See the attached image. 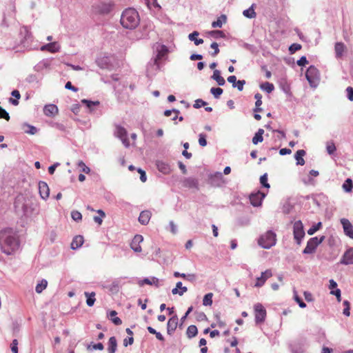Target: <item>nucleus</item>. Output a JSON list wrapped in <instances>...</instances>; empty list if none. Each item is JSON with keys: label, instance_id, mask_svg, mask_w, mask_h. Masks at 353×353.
Instances as JSON below:
<instances>
[{"label": "nucleus", "instance_id": "31", "mask_svg": "<svg viewBox=\"0 0 353 353\" xmlns=\"http://www.w3.org/2000/svg\"><path fill=\"white\" fill-rule=\"evenodd\" d=\"M12 96L14 97L15 99H12V98H10V102L14 105H19V101L18 99H20L21 97V94L19 93V92L17 90H14L11 93Z\"/></svg>", "mask_w": 353, "mask_h": 353}, {"label": "nucleus", "instance_id": "13", "mask_svg": "<svg viewBox=\"0 0 353 353\" xmlns=\"http://www.w3.org/2000/svg\"><path fill=\"white\" fill-rule=\"evenodd\" d=\"M178 325V317L176 315L171 317L167 323V332L168 334H172L177 327Z\"/></svg>", "mask_w": 353, "mask_h": 353}, {"label": "nucleus", "instance_id": "7", "mask_svg": "<svg viewBox=\"0 0 353 353\" xmlns=\"http://www.w3.org/2000/svg\"><path fill=\"white\" fill-rule=\"evenodd\" d=\"M255 321L256 323H263L266 317V310L261 303L254 305Z\"/></svg>", "mask_w": 353, "mask_h": 353}, {"label": "nucleus", "instance_id": "63", "mask_svg": "<svg viewBox=\"0 0 353 353\" xmlns=\"http://www.w3.org/2000/svg\"><path fill=\"white\" fill-rule=\"evenodd\" d=\"M65 88L66 89H68V90H71L74 92H77L78 90V89L77 88H75L74 86H73L71 83L70 81H68L66 83H65Z\"/></svg>", "mask_w": 353, "mask_h": 353}, {"label": "nucleus", "instance_id": "12", "mask_svg": "<svg viewBox=\"0 0 353 353\" xmlns=\"http://www.w3.org/2000/svg\"><path fill=\"white\" fill-rule=\"evenodd\" d=\"M265 196L264 193L258 192L255 194H252L250 196V201L253 206L257 207L261 205L262 200Z\"/></svg>", "mask_w": 353, "mask_h": 353}, {"label": "nucleus", "instance_id": "42", "mask_svg": "<svg viewBox=\"0 0 353 353\" xmlns=\"http://www.w3.org/2000/svg\"><path fill=\"white\" fill-rule=\"evenodd\" d=\"M210 34L214 38H224L225 34L221 30H213L210 32Z\"/></svg>", "mask_w": 353, "mask_h": 353}, {"label": "nucleus", "instance_id": "41", "mask_svg": "<svg viewBox=\"0 0 353 353\" xmlns=\"http://www.w3.org/2000/svg\"><path fill=\"white\" fill-rule=\"evenodd\" d=\"M112 9V6L110 3L101 4V8L99 9V12L101 13H108Z\"/></svg>", "mask_w": 353, "mask_h": 353}, {"label": "nucleus", "instance_id": "33", "mask_svg": "<svg viewBox=\"0 0 353 353\" xmlns=\"http://www.w3.org/2000/svg\"><path fill=\"white\" fill-rule=\"evenodd\" d=\"M243 14L249 19H253L255 18L256 16V14L253 8V6H252L250 8H249L247 10H245L243 12Z\"/></svg>", "mask_w": 353, "mask_h": 353}, {"label": "nucleus", "instance_id": "44", "mask_svg": "<svg viewBox=\"0 0 353 353\" xmlns=\"http://www.w3.org/2000/svg\"><path fill=\"white\" fill-rule=\"evenodd\" d=\"M301 49V45L299 43H293L289 48L290 54H294L296 51Z\"/></svg>", "mask_w": 353, "mask_h": 353}, {"label": "nucleus", "instance_id": "18", "mask_svg": "<svg viewBox=\"0 0 353 353\" xmlns=\"http://www.w3.org/2000/svg\"><path fill=\"white\" fill-rule=\"evenodd\" d=\"M59 50V47L55 42L48 43L46 45L41 46V50L42 51L47 50L52 53L58 52Z\"/></svg>", "mask_w": 353, "mask_h": 353}, {"label": "nucleus", "instance_id": "45", "mask_svg": "<svg viewBox=\"0 0 353 353\" xmlns=\"http://www.w3.org/2000/svg\"><path fill=\"white\" fill-rule=\"evenodd\" d=\"M79 167L81 169V171L85 174H89L90 169L86 166V165L82 161H79L78 163Z\"/></svg>", "mask_w": 353, "mask_h": 353}, {"label": "nucleus", "instance_id": "3", "mask_svg": "<svg viewBox=\"0 0 353 353\" xmlns=\"http://www.w3.org/2000/svg\"><path fill=\"white\" fill-rule=\"evenodd\" d=\"M276 234L270 230L262 234L258 239V244L265 249H269L276 244Z\"/></svg>", "mask_w": 353, "mask_h": 353}, {"label": "nucleus", "instance_id": "51", "mask_svg": "<svg viewBox=\"0 0 353 353\" xmlns=\"http://www.w3.org/2000/svg\"><path fill=\"white\" fill-rule=\"evenodd\" d=\"M0 118L4 119L6 121H9L10 117L9 114L0 106Z\"/></svg>", "mask_w": 353, "mask_h": 353}, {"label": "nucleus", "instance_id": "2", "mask_svg": "<svg viewBox=\"0 0 353 353\" xmlns=\"http://www.w3.org/2000/svg\"><path fill=\"white\" fill-rule=\"evenodd\" d=\"M140 23V17L138 12L134 8L125 9L121 17V24L124 28L134 29Z\"/></svg>", "mask_w": 353, "mask_h": 353}, {"label": "nucleus", "instance_id": "55", "mask_svg": "<svg viewBox=\"0 0 353 353\" xmlns=\"http://www.w3.org/2000/svg\"><path fill=\"white\" fill-rule=\"evenodd\" d=\"M327 151L330 154H333L336 151V146L334 143H327Z\"/></svg>", "mask_w": 353, "mask_h": 353}, {"label": "nucleus", "instance_id": "64", "mask_svg": "<svg viewBox=\"0 0 353 353\" xmlns=\"http://www.w3.org/2000/svg\"><path fill=\"white\" fill-rule=\"evenodd\" d=\"M228 82L232 83L233 87L236 86V83L237 81H236V77L234 75L230 76L228 78Z\"/></svg>", "mask_w": 353, "mask_h": 353}, {"label": "nucleus", "instance_id": "54", "mask_svg": "<svg viewBox=\"0 0 353 353\" xmlns=\"http://www.w3.org/2000/svg\"><path fill=\"white\" fill-rule=\"evenodd\" d=\"M81 103L87 105L88 108H90L92 105H99V101H92L87 99L81 100Z\"/></svg>", "mask_w": 353, "mask_h": 353}, {"label": "nucleus", "instance_id": "27", "mask_svg": "<svg viewBox=\"0 0 353 353\" xmlns=\"http://www.w3.org/2000/svg\"><path fill=\"white\" fill-rule=\"evenodd\" d=\"M264 134V130L263 129H259L257 132L254 134V137L252 138V143L254 145L258 144L259 143H261L263 141V134Z\"/></svg>", "mask_w": 353, "mask_h": 353}, {"label": "nucleus", "instance_id": "23", "mask_svg": "<svg viewBox=\"0 0 353 353\" xmlns=\"http://www.w3.org/2000/svg\"><path fill=\"white\" fill-rule=\"evenodd\" d=\"M117 341L114 336H112L109 339L108 341V353H114L117 350Z\"/></svg>", "mask_w": 353, "mask_h": 353}, {"label": "nucleus", "instance_id": "26", "mask_svg": "<svg viewBox=\"0 0 353 353\" xmlns=\"http://www.w3.org/2000/svg\"><path fill=\"white\" fill-rule=\"evenodd\" d=\"M212 79H214L219 85H223L225 83V81L223 77L221 75V72L218 70H215L213 72Z\"/></svg>", "mask_w": 353, "mask_h": 353}, {"label": "nucleus", "instance_id": "59", "mask_svg": "<svg viewBox=\"0 0 353 353\" xmlns=\"http://www.w3.org/2000/svg\"><path fill=\"white\" fill-rule=\"evenodd\" d=\"M134 343V338L133 336H130V337H128V338H125L124 340H123V345L125 347H127L128 345H132Z\"/></svg>", "mask_w": 353, "mask_h": 353}, {"label": "nucleus", "instance_id": "19", "mask_svg": "<svg viewBox=\"0 0 353 353\" xmlns=\"http://www.w3.org/2000/svg\"><path fill=\"white\" fill-rule=\"evenodd\" d=\"M83 236L78 235L74 237L72 243H71V248L72 250H76L80 248L83 243Z\"/></svg>", "mask_w": 353, "mask_h": 353}, {"label": "nucleus", "instance_id": "35", "mask_svg": "<svg viewBox=\"0 0 353 353\" xmlns=\"http://www.w3.org/2000/svg\"><path fill=\"white\" fill-rule=\"evenodd\" d=\"M212 293L206 294L203 299V305L205 306H210L212 304Z\"/></svg>", "mask_w": 353, "mask_h": 353}, {"label": "nucleus", "instance_id": "56", "mask_svg": "<svg viewBox=\"0 0 353 353\" xmlns=\"http://www.w3.org/2000/svg\"><path fill=\"white\" fill-rule=\"evenodd\" d=\"M185 183L189 187H196L197 185V181L194 179H188L185 180Z\"/></svg>", "mask_w": 353, "mask_h": 353}, {"label": "nucleus", "instance_id": "39", "mask_svg": "<svg viewBox=\"0 0 353 353\" xmlns=\"http://www.w3.org/2000/svg\"><path fill=\"white\" fill-rule=\"evenodd\" d=\"M223 92V89L221 88H212L210 90V92L216 99H219Z\"/></svg>", "mask_w": 353, "mask_h": 353}, {"label": "nucleus", "instance_id": "11", "mask_svg": "<svg viewBox=\"0 0 353 353\" xmlns=\"http://www.w3.org/2000/svg\"><path fill=\"white\" fill-rule=\"evenodd\" d=\"M341 223L345 234L350 238L353 239V226L350 221L347 219L343 218L341 219Z\"/></svg>", "mask_w": 353, "mask_h": 353}, {"label": "nucleus", "instance_id": "57", "mask_svg": "<svg viewBox=\"0 0 353 353\" xmlns=\"http://www.w3.org/2000/svg\"><path fill=\"white\" fill-rule=\"evenodd\" d=\"M18 341L17 339H14L11 343V350L13 353H18Z\"/></svg>", "mask_w": 353, "mask_h": 353}, {"label": "nucleus", "instance_id": "34", "mask_svg": "<svg viewBox=\"0 0 353 353\" xmlns=\"http://www.w3.org/2000/svg\"><path fill=\"white\" fill-rule=\"evenodd\" d=\"M48 281L45 279H42L39 283H38L35 288V290L37 293H41L47 287Z\"/></svg>", "mask_w": 353, "mask_h": 353}, {"label": "nucleus", "instance_id": "16", "mask_svg": "<svg viewBox=\"0 0 353 353\" xmlns=\"http://www.w3.org/2000/svg\"><path fill=\"white\" fill-rule=\"evenodd\" d=\"M341 262L345 265L353 264V248L345 252Z\"/></svg>", "mask_w": 353, "mask_h": 353}, {"label": "nucleus", "instance_id": "17", "mask_svg": "<svg viewBox=\"0 0 353 353\" xmlns=\"http://www.w3.org/2000/svg\"><path fill=\"white\" fill-rule=\"evenodd\" d=\"M151 215H152V214H151L150 211H149V210L142 211L140 213V215L139 217V221L142 225H147L150 220Z\"/></svg>", "mask_w": 353, "mask_h": 353}, {"label": "nucleus", "instance_id": "38", "mask_svg": "<svg viewBox=\"0 0 353 353\" xmlns=\"http://www.w3.org/2000/svg\"><path fill=\"white\" fill-rule=\"evenodd\" d=\"M145 3L148 8L152 9V7L160 9L161 6L157 2V0H145Z\"/></svg>", "mask_w": 353, "mask_h": 353}, {"label": "nucleus", "instance_id": "1", "mask_svg": "<svg viewBox=\"0 0 353 353\" xmlns=\"http://www.w3.org/2000/svg\"><path fill=\"white\" fill-rule=\"evenodd\" d=\"M20 246L19 236L11 228L0 231V248L3 252L9 255L17 251Z\"/></svg>", "mask_w": 353, "mask_h": 353}, {"label": "nucleus", "instance_id": "53", "mask_svg": "<svg viewBox=\"0 0 353 353\" xmlns=\"http://www.w3.org/2000/svg\"><path fill=\"white\" fill-rule=\"evenodd\" d=\"M210 47L214 49V52L212 53V56L215 57L219 53V45L216 42L212 43Z\"/></svg>", "mask_w": 353, "mask_h": 353}, {"label": "nucleus", "instance_id": "25", "mask_svg": "<svg viewBox=\"0 0 353 353\" xmlns=\"http://www.w3.org/2000/svg\"><path fill=\"white\" fill-rule=\"evenodd\" d=\"M199 34V33L197 31H194L193 32H192L191 34H190L188 35V39L190 41H194V43L196 46H199L203 43V39L197 38Z\"/></svg>", "mask_w": 353, "mask_h": 353}, {"label": "nucleus", "instance_id": "29", "mask_svg": "<svg viewBox=\"0 0 353 353\" xmlns=\"http://www.w3.org/2000/svg\"><path fill=\"white\" fill-rule=\"evenodd\" d=\"M197 333H198V330L195 325H191L188 326L187 331H186V334L188 338L191 339L192 337H194L195 336H196Z\"/></svg>", "mask_w": 353, "mask_h": 353}, {"label": "nucleus", "instance_id": "24", "mask_svg": "<svg viewBox=\"0 0 353 353\" xmlns=\"http://www.w3.org/2000/svg\"><path fill=\"white\" fill-rule=\"evenodd\" d=\"M334 50L336 52V56L337 57H341L345 50V46L342 42H337L335 44Z\"/></svg>", "mask_w": 353, "mask_h": 353}, {"label": "nucleus", "instance_id": "4", "mask_svg": "<svg viewBox=\"0 0 353 353\" xmlns=\"http://www.w3.org/2000/svg\"><path fill=\"white\" fill-rule=\"evenodd\" d=\"M305 77L312 87H316L320 81V74L319 70L311 65L306 71Z\"/></svg>", "mask_w": 353, "mask_h": 353}, {"label": "nucleus", "instance_id": "8", "mask_svg": "<svg viewBox=\"0 0 353 353\" xmlns=\"http://www.w3.org/2000/svg\"><path fill=\"white\" fill-rule=\"evenodd\" d=\"M115 134L121 139L125 147H128L130 145V141L128 139V133L123 127L121 125H116Z\"/></svg>", "mask_w": 353, "mask_h": 353}, {"label": "nucleus", "instance_id": "46", "mask_svg": "<svg viewBox=\"0 0 353 353\" xmlns=\"http://www.w3.org/2000/svg\"><path fill=\"white\" fill-rule=\"evenodd\" d=\"M321 223L319 222L316 225L310 228L307 231L308 234L312 235L313 234H314L317 230H319L321 228Z\"/></svg>", "mask_w": 353, "mask_h": 353}, {"label": "nucleus", "instance_id": "15", "mask_svg": "<svg viewBox=\"0 0 353 353\" xmlns=\"http://www.w3.org/2000/svg\"><path fill=\"white\" fill-rule=\"evenodd\" d=\"M58 112L57 106L54 104L46 105L43 108V112L48 117H54L58 114Z\"/></svg>", "mask_w": 353, "mask_h": 353}, {"label": "nucleus", "instance_id": "50", "mask_svg": "<svg viewBox=\"0 0 353 353\" xmlns=\"http://www.w3.org/2000/svg\"><path fill=\"white\" fill-rule=\"evenodd\" d=\"M199 143L201 146L205 147L207 145L206 135L204 134H200L199 138Z\"/></svg>", "mask_w": 353, "mask_h": 353}, {"label": "nucleus", "instance_id": "36", "mask_svg": "<svg viewBox=\"0 0 353 353\" xmlns=\"http://www.w3.org/2000/svg\"><path fill=\"white\" fill-rule=\"evenodd\" d=\"M260 88L262 90L266 91L268 93L272 92L274 90V85L272 83H269V82H265V83L261 84L260 85Z\"/></svg>", "mask_w": 353, "mask_h": 353}, {"label": "nucleus", "instance_id": "62", "mask_svg": "<svg viewBox=\"0 0 353 353\" xmlns=\"http://www.w3.org/2000/svg\"><path fill=\"white\" fill-rule=\"evenodd\" d=\"M308 63V61L305 57H302L299 60L297 61V64L299 66H303Z\"/></svg>", "mask_w": 353, "mask_h": 353}, {"label": "nucleus", "instance_id": "21", "mask_svg": "<svg viewBox=\"0 0 353 353\" xmlns=\"http://www.w3.org/2000/svg\"><path fill=\"white\" fill-rule=\"evenodd\" d=\"M139 284L141 286L143 285L144 284H147V285H154L158 287L159 285V281L157 278L151 277V278H146V279H144L143 280L140 281Z\"/></svg>", "mask_w": 353, "mask_h": 353}, {"label": "nucleus", "instance_id": "10", "mask_svg": "<svg viewBox=\"0 0 353 353\" xmlns=\"http://www.w3.org/2000/svg\"><path fill=\"white\" fill-rule=\"evenodd\" d=\"M143 241V237L141 234H136L131 243H130V248L135 252H141L142 251V248L141 246V243H142Z\"/></svg>", "mask_w": 353, "mask_h": 353}, {"label": "nucleus", "instance_id": "61", "mask_svg": "<svg viewBox=\"0 0 353 353\" xmlns=\"http://www.w3.org/2000/svg\"><path fill=\"white\" fill-rule=\"evenodd\" d=\"M347 93V97L350 101H353V88L352 87H347L346 89Z\"/></svg>", "mask_w": 353, "mask_h": 353}, {"label": "nucleus", "instance_id": "52", "mask_svg": "<svg viewBox=\"0 0 353 353\" xmlns=\"http://www.w3.org/2000/svg\"><path fill=\"white\" fill-rule=\"evenodd\" d=\"M206 104H207V103L205 101H204L203 100L199 99H196L194 101V103L193 106L195 108H201L203 106H205Z\"/></svg>", "mask_w": 353, "mask_h": 353}, {"label": "nucleus", "instance_id": "43", "mask_svg": "<svg viewBox=\"0 0 353 353\" xmlns=\"http://www.w3.org/2000/svg\"><path fill=\"white\" fill-rule=\"evenodd\" d=\"M71 216H72V219L76 221H79L82 219V215H81V212H79V211H77V210H73L71 212Z\"/></svg>", "mask_w": 353, "mask_h": 353}, {"label": "nucleus", "instance_id": "14", "mask_svg": "<svg viewBox=\"0 0 353 353\" xmlns=\"http://www.w3.org/2000/svg\"><path fill=\"white\" fill-rule=\"evenodd\" d=\"M39 194L42 199H46L50 195V189L46 182L40 181L39 183Z\"/></svg>", "mask_w": 353, "mask_h": 353}, {"label": "nucleus", "instance_id": "5", "mask_svg": "<svg viewBox=\"0 0 353 353\" xmlns=\"http://www.w3.org/2000/svg\"><path fill=\"white\" fill-rule=\"evenodd\" d=\"M325 239V236H322L320 238L313 237L311 238L307 243V245L303 250L305 254H311L314 252L316 247L321 243Z\"/></svg>", "mask_w": 353, "mask_h": 353}, {"label": "nucleus", "instance_id": "32", "mask_svg": "<svg viewBox=\"0 0 353 353\" xmlns=\"http://www.w3.org/2000/svg\"><path fill=\"white\" fill-rule=\"evenodd\" d=\"M117 314V313L115 310L110 311L109 314L110 316L112 318L111 320L112 323L116 325H120L122 323V321L120 318L116 316Z\"/></svg>", "mask_w": 353, "mask_h": 353}, {"label": "nucleus", "instance_id": "48", "mask_svg": "<svg viewBox=\"0 0 353 353\" xmlns=\"http://www.w3.org/2000/svg\"><path fill=\"white\" fill-rule=\"evenodd\" d=\"M343 305L345 306L344 309H343V314L347 316H349L350 314V303L348 301H343Z\"/></svg>", "mask_w": 353, "mask_h": 353}, {"label": "nucleus", "instance_id": "58", "mask_svg": "<svg viewBox=\"0 0 353 353\" xmlns=\"http://www.w3.org/2000/svg\"><path fill=\"white\" fill-rule=\"evenodd\" d=\"M294 299L301 308H304L306 307V304L302 301V299L298 295L296 294L294 296Z\"/></svg>", "mask_w": 353, "mask_h": 353}, {"label": "nucleus", "instance_id": "47", "mask_svg": "<svg viewBox=\"0 0 353 353\" xmlns=\"http://www.w3.org/2000/svg\"><path fill=\"white\" fill-rule=\"evenodd\" d=\"M260 182L263 187L267 188H270V184L268 183V174H264L263 176H261Z\"/></svg>", "mask_w": 353, "mask_h": 353}, {"label": "nucleus", "instance_id": "6", "mask_svg": "<svg viewBox=\"0 0 353 353\" xmlns=\"http://www.w3.org/2000/svg\"><path fill=\"white\" fill-rule=\"evenodd\" d=\"M293 229L294 239L296 241L297 243L300 244L302 238L305 235V232L303 230V225L302 222L301 221H296L294 223Z\"/></svg>", "mask_w": 353, "mask_h": 353}, {"label": "nucleus", "instance_id": "20", "mask_svg": "<svg viewBox=\"0 0 353 353\" xmlns=\"http://www.w3.org/2000/svg\"><path fill=\"white\" fill-rule=\"evenodd\" d=\"M306 152L304 150H299L295 154V159L296 161V164L300 165H303L305 164V160L303 157L305 155Z\"/></svg>", "mask_w": 353, "mask_h": 353}, {"label": "nucleus", "instance_id": "9", "mask_svg": "<svg viewBox=\"0 0 353 353\" xmlns=\"http://www.w3.org/2000/svg\"><path fill=\"white\" fill-rule=\"evenodd\" d=\"M272 276V272L271 270H266L265 271L261 272L260 276L257 277L256 279V283L254 284V287L261 288L262 287L266 281Z\"/></svg>", "mask_w": 353, "mask_h": 353}, {"label": "nucleus", "instance_id": "60", "mask_svg": "<svg viewBox=\"0 0 353 353\" xmlns=\"http://www.w3.org/2000/svg\"><path fill=\"white\" fill-rule=\"evenodd\" d=\"M138 172L140 174V179L142 182H145L147 177L145 171L141 170V168H139L137 170Z\"/></svg>", "mask_w": 353, "mask_h": 353}, {"label": "nucleus", "instance_id": "37", "mask_svg": "<svg viewBox=\"0 0 353 353\" xmlns=\"http://www.w3.org/2000/svg\"><path fill=\"white\" fill-rule=\"evenodd\" d=\"M352 188H353V183H352V179H347V180H345V181L344 182V183L343 185V190L347 192H350L352 191Z\"/></svg>", "mask_w": 353, "mask_h": 353}, {"label": "nucleus", "instance_id": "40", "mask_svg": "<svg viewBox=\"0 0 353 353\" xmlns=\"http://www.w3.org/2000/svg\"><path fill=\"white\" fill-rule=\"evenodd\" d=\"M97 212L100 214V216H94V221L96 223H97L99 225H101V224L102 223V221H102V219H103V217H105V212H104L103 210H99L97 211Z\"/></svg>", "mask_w": 353, "mask_h": 353}, {"label": "nucleus", "instance_id": "28", "mask_svg": "<svg viewBox=\"0 0 353 353\" xmlns=\"http://www.w3.org/2000/svg\"><path fill=\"white\" fill-rule=\"evenodd\" d=\"M85 297L87 298L86 299V303L87 305L89 306V307H92L94 305V302L96 301L95 299V293L94 292H85L84 293Z\"/></svg>", "mask_w": 353, "mask_h": 353}, {"label": "nucleus", "instance_id": "49", "mask_svg": "<svg viewBox=\"0 0 353 353\" xmlns=\"http://www.w3.org/2000/svg\"><path fill=\"white\" fill-rule=\"evenodd\" d=\"M176 286L177 287L178 290H180L179 292L180 296H182L185 292L188 291V288L186 287L182 286V283L181 281L177 282Z\"/></svg>", "mask_w": 353, "mask_h": 353}, {"label": "nucleus", "instance_id": "22", "mask_svg": "<svg viewBox=\"0 0 353 353\" xmlns=\"http://www.w3.org/2000/svg\"><path fill=\"white\" fill-rule=\"evenodd\" d=\"M157 166L158 170L163 174H168L170 172L171 170L170 165L165 162L157 161Z\"/></svg>", "mask_w": 353, "mask_h": 353}, {"label": "nucleus", "instance_id": "30", "mask_svg": "<svg viewBox=\"0 0 353 353\" xmlns=\"http://www.w3.org/2000/svg\"><path fill=\"white\" fill-rule=\"evenodd\" d=\"M226 22V16L223 14L215 21H213L212 26L213 28H221L223 23Z\"/></svg>", "mask_w": 353, "mask_h": 353}]
</instances>
